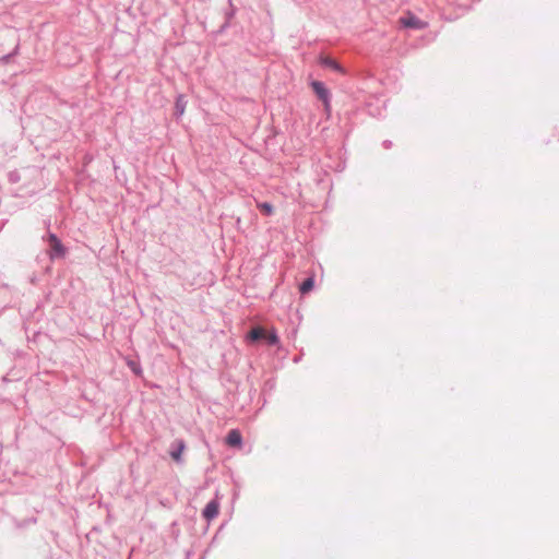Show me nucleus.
<instances>
[{
  "mask_svg": "<svg viewBox=\"0 0 559 559\" xmlns=\"http://www.w3.org/2000/svg\"><path fill=\"white\" fill-rule=\"evenodd\" d=\"M320 62H321V64L333 69L334 71H337L340 73H344V69L342 68V66L338 64L336 62V60H334V59H332L330 57H321L320 58Z\"/></svg>",
  "mask_w": 559,
  "mask_h": 559,
  "instance_id": "5",
  "label": "nucleus"
},
{
  "mask_svg": "<svg viewBox=\"0 0 559 559\" xmlns=\"http://www.w3.org/2000/svg\"><path fill=\"white\" fill-rule=\"evenodd\" d=\"M400 24L405 28L424 29L427 27V23L418 19L415 14L407 12L399 20Z\"/></svg>",
  "mask_w": 559,
  "mask_h": 559,
  "instance_id": "1",
  "label": "nucleus"
},
{
  "mask_svg": "<svg viewBox=\"0 0 559 559\" xmlns=\"http://www.w3.org/2000/svg\"><path fill=\"white\" fill-rule=\"evenodd\" d=\"M49 242H50L52 249L56 251V253L63 254V252H64L63 247L56 235L51 234L49 236Z\"/></svg>",
  "mask_w": 559,
  "mask_h": 559,
  "instance_id": "9",
  "label": "nucleus"
},
{
  "mask_svg": "<svg viewBox=\"0 0 559 559\" xmlns=\"http://www.w3.org/2000/svg\"><path fill=\"white\" fill-rule=\"evenodd\" d=\"M312 90L317 94V96L324 103L326 109L330 108V94L325 88L324 84L319 81H313L311 83Z\"/></svg>",
  "mask_w": 559,
  "mask_h": 559,
  "instance_id": "2",
  "label": "nucleus"
},
{
  "mask_svg": "<svg viewBox=\"0 0 559 559\" xmlns=\"http://www.w3.org/2000/svg\"><path fill=\"white\" fill-rule=\"evenodd\" d=\"M258 207L263 212L265 215H271L273 213V206L270 203H259Z\"/></svg>",
  "mask_w": 559,
  "mask_h": 559,
  "instance_id": "11",
  "label": "nucleus"
},
{
  "mask_svg": "<svg viewBox=\"0 0 559 559\" xmlns=\"http://www.w3.org/2000/svg\"><path fill=\"white\" fill-rule=\"evenodd\" d=\"M264 338H266L270 344H276L278 341L275 334H266Z\"/></svg>",
  "mask_w": 559,
  "mask_h": 559,
  "instance_id": "12",
  "label": "nucleus"
},
{
  "mask_svg": "<svg viewBox=\"0 0 559 559\" xmlns=\"http://www.w3.org/2000/svg\"><path fill=\"white\" fill-rule=\"evenodd\" d=\"M265 336H266V332L264 331V329H263V328H260V326L252 329V330L249 332V334H248V338H249L250 341H253V342L259 341V340H262V338H264Z\"/></svg>",
  "mask_w": 559,
  "mask_h": 559,
  "instance_id": "7",
  "label": "nucleus"
},
{
  "mask_svg": "<svg viewBox=\"0 0 559 559\" xmlns=\"http://www.w3.org/2000/svg\"><path fill=\"white\" fill-rule=\"evenodd\" d=\"M242 442V437L239 430L233 429L228 432L226 437V443L229 447H240Z\"/></svg>",
  "mask_w": 559,
  "mask_h": 559,
  "instance_id": "4",
  "label": "nucleus"
},
{
  "mask_svg": "<svg viewBox=\"0 0 559 559\" xmlns=\"http://www.w3.org/2000/svg\"><path fill=\"white\" fill-rule=\"evenodd\" d=\"M176 444V450L171 451L170 452V455L171 457L176 461V462H179L180 461V457H181V454L186 448L185 445V442L182 440H177L175 442Z\"/></svg>",
  "mask_w": 559,
  "mask_h": 559,
  "instance_id": "8",
  "label": "nucleus"
},
{
  "mask_svg": "<svg viewBox=\"0 0 559 559\" xmlns=\"http://www.w3.org/2000/svg\"><path fill=\"white\" fill-rule=\"evenodd\" d=\"M218 509H219V506L218 503L213 500V501H210L204 511H203V516L207 520V521H211L212 519L216 518L217 514H218Z\"/></svg>",
  "mask_w": 559,
  "mask_h": 559,
  "instance_id": "3",
  "label": "nucleus"
},
{
  "mask_svg": "<svg viewBox=\"0 0 559 559\" xmlns=\"http://www.w3.org/2000/svg\"><path fill=\"white\" fill-rule=\"evenodd\" d=\"M128 365L136 374H139L141 372V369L136 362L129 361Z\"/></svg>",
  "mask_w": 559,
  "mask_h": 559,
  "instance_id": "13",
  "label": "nucleus"
},
{
  "mask_svg": "<svg viewBox=\"0 0 559 559\" xmlns=\"http://www.w3.org/2000/svg\"><path fill=\"white\" fill-rule=\"evenodd\" d=\"M314 287V276H309L306 281H304L299 286L300 294L305 295L311 292Z\"/></svg>",
  "mask_w": 559,
  "mask_h": 559,
  "instance_id": "6",
  "label": "nucleus"
},
{
  "mask_svg": "<svg viewBox=\"0 0 559 559\" xmlns=\"http://www.w3.org/2000/svg\"><path fill=\"white\" fill-rule=\"evenodd\" d=\"M175 109L178 115H183L186 111V100L182 95H179L176 99Z\"/></svg>",
  "mask_w": 559,
  "mask_h": 559,
  "instance_id": "10",
  "label": "nucleus"
}]
</instances>
